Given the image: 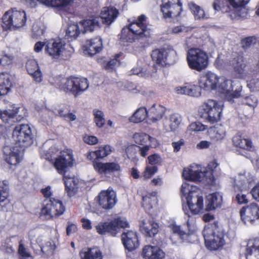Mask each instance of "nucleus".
<instances>
[{
	"label": "nucleus",
	"mask_w": 259,
	"mask_h": 259,
	"mask_svg": "<svg viewBox=\"0 0 259 259\" xmlns=\"http://www.w3.org/2000/svg\"><path fill=\"white\" fill-rule=\"evenodd\" d=\"M211 171L203 170L198 166H191L185 168L183 177L187 181L183 183L181 192L184 195L187 194V203L192 213L198 214L204 210V200L203 193L197 186L194 185V182H201L205 178L209 177L211 181Z\"/></svg>",
	"instance_id": "nucleus-1"
},
{
	"label": "nucleus",
	"mask_w": 259,
	"mask_h": 259,
	"mask_svg": "<svg viewBox=\"0 0 259 259\" xmlns=\"http://www.w3.org/2000/svg\"><path fill=\"white\" fill-rule=\"evenodd\" d=\"M250 0H228L232 9L228 6H225V0H214L212 3V8L215 12L222 11L224 13H228V16L232 20H238L243 18L247 15V10L245 6L248 3Z\"/></svg>",
	"instance_id": "nucleus-2"
},
{
	"label": "nucleus",
	"mask_w": 259,
	"mask_h": 259,
	"mask_svg": "<svg viewBox=\"0 0 259 259\" xmlns=\"http://www.w3.org/2000/svg\"><path fill=\"white\" fill-rule=\"evenodd\" d=\"M203 235L206 247L210 250H220L226 243L223 229L215 224L205 227Z\"/></svg>",
	"instance_id": "nucleus-3"
},
{
	"label": "nucleus",
	"mask_w": 259,
	"mask_h": 259,
	"mask_svg": "<svg viewBox=\"0 0 259 259\" xmlns=\"http://www.w3.org/2000/svg\"><path fill=\"white\" fill-rule=\"evenodd\" d=\"M118 10L112 7L103 8L100 17L83 20L81 26L84 29V31H92L100 27L101 22L107 25L111 24L117 18Z\"/></svg>",
	"instance_id": "nucleus-4"
},
{
	"label": "nucleus",
	"mask_w": 259,
	"mask_h": 259,
	"mask_svg": "<svg viewBox=\"0 0 259 259\" xmlns=\"http://www.w3.org/2000/svg\"><path fill=\"white\" fill-rule=\"evenodd\" d=\"M223 108L221 102L208 99L200 106L198 112L200 116L206 121L214 123L221 120Z\"/></svg>",
	"instance_id": "nucleus-5"
},
{
	"label": "nucleus",
	"mask_w": 259,
	"mask_h": 259,
	"mask_svg": "<svg viewBox=\"0 0 259 259\" xmlns=\"http://www.w3.org/2000/svg\"><path fill=\"white\" fill-rule=\"evenodd\" d=\"M3 29L15 30L25 25L26 14L24 11L11 9L7 11L2 18Z\"/></svg>",
	"instance_id": "nucleus-6"
},
{
	"label": "nucleus",
	"mask_w": 259,
	"mask_h": 259,
	"mask_svg": "<svg viewBox=\"0 0 259 259\" xmlns=\"http://www.w3.org/2000/svg\"><path fill=\"white\" fill-rule=\"evenodd\" d=\"M187 61L193 70L201 71L208 65V57L206 52L198 48H191L187 52Z\"/></svg>",
	"instance_id": "nucleus-7"
},
{
	"label": "nucleus",
	"mask_w": 259,
	"mask_h": 259,
	"mask_svg": "<svg viewBox=\"0 0 259 259\" xmlns=\"http://www.w3.org/2000/svg\"><path fill=\"white\" fill-rule=\"evenodd\" d=\"M216 90L224 94L227 100L233 102L234 99L241 95L242 86L239 82H232L224 77H219Z\"/></svg>",
	"instance_id": "nucleus-8"
},
{
	"label": "nucleus",
	"mask_w": 259,
	"mask_h": 259,
	"mask_svg": "<svg viewBox=\"0 0 259 259\" xmlns=\"http://www.w3.org/2000/svg\"><path fill=\"white\" fill-rule=\"evenodd\" d=\"M88 87L87 79L73 77L62 80L59 84L60 90L71 93L75 96L85 91Z\"/></svg>",
	"instance_id": "nucleus-9"
},
{
	"label": "nucleus",
	"mask_w": 259,
	"mask_h": 259,
	"mask_svg": "<svg viewBox=\"0 0 259 259\" xmlns=\"http://www.w3.org/2000/svg\"><path fill=\"white\" fill-rule=\"evenodd\" d=\"M12 138L16 146L20 148L27 147L33 143L31 131L27 124L17 125L13 131Z\"/></svg>",
	"instance_id": "nucleus-10"
},
{
	"label": "nucleus",
	"mask_w": 259,
	"mask_h": 259,
	"mask_svg": "<svg viewBox=\"0 0 259 259\" xmlns=\"http://www.w3.org/2000/svg\"><path fill=\"white\" fill-rule=\"evenodd\" d=\"M128 227V224L124 218L115 219L107 223H100L96 226L97 232L101 234L104 235L107 233H110L112 236H115L120 231V228Z\"/></svg>",
	"instance_id": "nucleus-11"
},
{
	"label": "nucleus",
	"mask_w": 259,
	"mask_h": 259,
	"mask_svg": "<svg viewBox=\"0 0 259 259\" xmlns=\"http://www.w3.org/2000/svg\"><path fill=\"white\" fill-rule=\"evenodd\" d=\"M146 20V16L142 15L137 20L132 22L127 28L136 36L137 39L142 40L141 43L146 42L150 35V29L147 28L144 23Z\"/></svg>",
	"instance_id": "nucleus-12"
},
{
	"label": "nucleus",
	"mask_w": 259,
	"mask_h": 259,
	"mask_svg": "<svg viewBox=\"0 0 259 259\" xmlns=\"http://www.w3.org/2000/svg\"><path fill=\"white\" fill-rule=\"evenodd\" d=\"M73 160L72 151L67 149L60 152V155L55 159L54 166L59 174L64 175L66 178V172L68 167L73 166Z\"/></svg>",
	"instance_id": "nucleus-13"
},
{
	"label": "nucleus",
	"mask_w": 259,
	"mask_h": 259,
	"mask_svg": "<svg viewBox=\"0 0 259 259\" xmlns=\"http://www.w3.org/2000/svg\"><path fill=\"white\" fill-rule=\"evenodd\" d=\"M65 211V208L62 202L54 198H50L46 201L45 206L41 209V214L46 219H50L62 214Z\"/></svg>",
	"instance_id": "nucleus-14"
},
{
	"label": "nucleus",
	"mask_w": 259,
	"mask_h": 259,
	"mask_svg": "<svg viewBox=\"0 0 259 259\" xmlns=\"http://www.w3.org/2000/svg\"><path fill=\"white\" fill-rule=\"evenodd\" d=\"M29 239L32 246L38 244L41 248V251L46 254H53L56 248V242L52 240L46 241L45 244L42 245L43 237L40 236L37 231L32 230L30 231Z\"/></svg>",
	"instance_id": "nucleus-15"
},
{
	"label": "nucleus",
	"mask_w": 259,
	"mask_h": 259,
	"mask_svg": "<svg viewBox=\"0 0 259 259\" xmlns=\"http://www.w3.org/2000/svg\"><path fill=\"white\" fill-rule=\"evenodd\" d=\"M254 181V177L250 172H240L234 180L233 188L235 191L247 192Z\"/></svg>",
	"instance_id": "nucleus-16"
},
{
	"label": "nucleus",
	"mask_w": 259,
	"mask_h": 259,
	"mask_svg": "<svg viewBox=\"0 0 259 259\" xmlns=\"http://www.w3.org/2000/svg\"><path fill=\"white\" fill-rule=\"evenodd\" d=\"M241 221L244 224H253L259 219V207L255 203L243 207L240 210Z\"/></svg>",
	"instance_id": "nucleus-17"
},
{
	"label": "nucleus",
	"mask_w": 259,
	"mask_h": 259,
	"mask_svg": "<svg viewBox=\"0 0 259 259\" xmlns=\"http://www.w3.org/2000/svg\"><path fill=\"white\" fill-rule=\"evenodd\" d=\"M65 44L61 39H49L46 41L45 52L53 59H58L65 50Z\"/></svg>",
	"instance_id": "nucleus-18"
},
{
	"label": "nucleus",
	"mask_w": 259,
	"mask_h": 259,
	"mask_svg": "<svg viewBox=\"0 0 259 259\" xmlns=\"http://www.w3.org/2000/svg\"><path fill=\"white\" fill-rule=\"evenodd\" d=\"M4 154L6 162L10 165H16L22 160L23 149L18 146L8 145L4 147Z\"/></svg>",
	"instance_id": "nucleus-19"
},
{
	"label": "nucleus",
	"mask_w": 259,
	"mask_h": 259,
	"mask_svg": "<svg viewBox=\"0 0 259 259\" xmlns=\"http://www.w3.org/2000/svg\"><path fill=\"white\" fill-rule=\"evenodd\" d=\"M230 64L233 66L235 75L238 78L246 79L251 73V71L241 57L235 58L230 62Z\"/></svg>",
	"instance_id": "nucleus-20"
},
{
	"label": "nucleus",
	"mask_w": 259,
	"mask_h": 259,
	"mask_svg": "<svg viewBox=\"0 0 259 259\" xmlns=\"http://www.w3.org/2000/svg\"><path fill=\"white\" fill-rule=\"evenodd\" d=\"M98 198L99 205L105 209H111L116 203V193L112 189L102 191Z\"/></svg>",
	"instance_id": "nucleus-21"
},
{
	"label": "nucleus",
	"mask_w": 259,
	"mask_h": 259,
	"mask_svg": "<svg viewBox=\"0 0 259 259\" xmlns=\"http://www.w3.org/2000/svg\"><path fill=\"white\" fill-rule=\"evenodd\" d=\"M219 80L218 77L214 73L207 72L199 77L198 84L201 89L206 91L216 90Z\"/></svg>",
	"instance_id": "nucleus-22"
},
{
	"label": "nucleus",
	"mask_w": 259,
	"mask_h": 259,
	"mask_svg": "<svg viewBox=\"0 0 259 259\" xmlns=\"http://www.w3.org/2000/svg\"><path fill=\"white\" fill-rule=\"evenodd\" d=\"M121 241L125 249L130 251L136 249L139 246L137 233L132 231L123 232Z\"/></svg>",
	"instance_id": "nucleus-23"
},
{
	"label": "nucleus",
	"mask_w": 259,
	"mask_h": 259,
	"mask_svg": "<svg viewBox=\"0 0 259 259\" xmlns=\"http://www.w3.org/2000/svg\"><path fill=\"white\" fill-rule=\"evenodd\" d=\"M93 166L97 172L104 176L120 170V166L116 162L103 163L95 161L93 163Z\"/></svg>",
	"instance_id": "nucleus-24"
},
{
	"label": "nucleus",
	"mask_w": 259,
	"mask_h": 259,
	"mask_svg": "<svg viewBox=\"0 0 259 259\" xmlns=\"http://www.w3.org/2000/svg\"><path fill=\"white\" fill-rule=\"evenodd\" d=\"M102 42L100 37H95L87 40L82 46L84 55L92 56L100 52L102 50Z\"/></svg>",
	"instance_id": "nucleus-25"
},
{
	"label": "nucleus",
	"mask_w": 259,
	"mask_h": 259,
	"mask_svg": "<svg viewBox=\"0 0 259 259\" xmlns=\"http://www.w3.org/2000/svg\"><path fill=\"white\" fill-rule=\"evenodd\" d=\"M181 121L182 116L179 114H172L163 120V128L167 132H174L179 128Z\"/></svg>",
	"instance_id": "nucleus-26"
},
{
	"label": "nucleus",
	"mask_w": 259,
	"mask_h": 259,
	"mask_svg": "<svg viewBox=\"0 0 259 259\" xmlns=\"http://www.w3.org/2000/svg\"><path fill=\"white\" fill-rule=\"evenodd\" d=\"M174 54V51L167 52L165 50H155L152 51L151 54L152 59L157 64L162 66L169 64V54Z\"/></svg>",
	"instance_id": "nucleus-27"
},
{
	"label": "nucleus",
	"mask_w": 259,
	"mask_h": 259,
	"mask_svg": "<svg viewBox=\"0 0 259 259\" xmlns=\"http://www.w3.org/2000/svg\"><path fill=\"white\" fill-rule=\"evenodd\" d=\"M165 112V108L160 104H154L148 110V117L152 122L160 120Z\"/></svg>",
	"instance_id": "nucleus-28"
},
{
	"label": "nucleus",
	"mask_w": 259,
	"mask_h": 259,
	"mask_svg": "<svg viewBox=\"0 0 259 259\" xmlns=\"http://www.w3.org/2000/svg\"><path fill=\"white\" fill-rule=\"evenodd\" d=\"M246 259H259V238L249 240L246 250Z\"/></svg>",
	"instance_id": "nucleus-29"
},
{
	"label": "nucleus",
	"mask_w": 259,
	"mask_h": 259,
	"mask_svg": "<svg viewBox=\"0 0 259 259\" xmlns=\"http://www.w3.org/2000/svg\"><path fill=\"white\" fill-rule=\"evenodd\" d=\"M140 227L142 232L149 237L154 236L158 232V225L153 221L143 220Z\"/></svg>",
	"instance_id": "nucleus-30"
},
{
	"label": "nucleus",
	"mask_w": 259,
	"mask_h": 259,
	"mask_svg": "<svg viewBox=\"0 0 259 259\" xmlns=\"http://www.w3.org/2000/svg\"><path fill=\"white\" fill-rule=\"evenodd\" d=\"M26 66L27 72L32 76L36 82H40L42 81V74L38 64L35 60L30 59L28 60Z\"/></svg>",
	"instance_id": "nucleus-31"
},
{
	"label": "nucleus",
	"mask_w": 259,
	"mask_h": 259,
	"mask_svg": "<svg viewBox=\"0 0 259 259\" xmlns=\"http://www.w3.org/2000/svg\"><path fill=\"white\" fill-rule=\"evenodd\" d=\"M206 207L208 211L220 207L222 203V196L219 193H213L206 197Z\"/></svg>",
	"instance_id": "nucleus-32"
},
{
	"label": "nucleus",
	"mask_w": 259,
	"mask_h": 259,
	"mask_svg": "<svg viewBox=\"0 0 259 259\" xmlns=\"http://www.w3.org/2000/svg\"><path fill=\"white\" fill-rule=\"evenodd\" d=\"M80 259H103L102 251L97 247L87 248L80 252Z\"/></svg>",
	"instance_id": "nucleus-33"
},
{
	"label": "nucleus",
	"mask_w": 259,
	"mask_h": 259,
	"mask_svg": "<svg viewBox=\"0 0 259 259\" xmlns=\"http://www.w3.org/2000/svg\"><path fill=\"white\" fill-rule=\"evenodd\" d=\"M208 135L212 141L217 142L222 140L225 138L226 131L225 128L221 125L214 126L209 129Z\"/></svg>",
	"instance_id": "nucleus-34"
},
{
	"label": "nucleus",
	"mask_w": 259,
	"mask_h": 259,
	"mask_svg": "<svg viewBox=\"0 0 259 259\" xmlns=\"http://www.w3.org/2000/svg\"><path fill=\"white\" fill-rule=\"evenodd\" d=\"M188 7L195 20H203L209 18L208 15L205 13L204 10L194 3H189Z\"/></svg>",
	"instance_id": "nucleus-35"
},
{
	"label": "nucleus",
	"mask_w": 259,
	"mask_h": 259,
	"mask_svg": "<svg viewBox=\"0 0 259 259\" xmlns=\"http://www.w3.org/2000/svg\"><path fill=\"white\" fill-rule=\"evenodd\" d=\"M20 109L23 110V108L13 107L12 109L6 110L3 111H1L0 117L4 122L8 123L9 122V120L10 119L14 118L15 116H18V117L22 118L26 115L25 114H19V112Z\"/></svg>",
	"instance_id": "nucleus-36"
},
{
	"label": "nucleus",
	"mask_w": 259,
	"mask_h": 259,
	"mask_svg": "<svg viewBox=\"0 0 259 259\" xmlns=\"http://www.w3.org/2000/svg\"><path fill=\"white\" fill-rule=\"evenodd\" d=\"M233 145L243 150L250 151L252 148V143L250 140L242 137L239 135H236L233 138Z\"/></svg>",
	"instance_id": "nucleus-37"
},
{
	"label": "nucleus",
	"mask_w": 259,
	"mask_h": 259,
	"mask_svg": "<svg viewBox=\"0 0 259 259\" xmlns=\"http://www.w3.org/2000/svg\"><path fill=\"white\" fill-rule=\"evenodd\" d=\"M81 21L79 25L76 24H70L68 25V27L66 30V37L67 39H75L78 36L80 32L85 33L87 31H84V28L81 26Z\"/></svg>",
	"instance_id": "nucleus-38"
},
{
	"label": "nucleus",
	"mask_w": 259,
	"mask_h": 259,
	"mask_svg": "<svg viewBox=\"0 0 259 259\" xmlns=\"http://www.w3.org/2000/svg\"><path fill=\"white\" fill-rule=\"evenodd\" d=\"M157 203L156 193L155 192L149 193L143 197L142 206L146 211H149Z\"/></svg>",
	"instance_id": "nucleus-39"
},
{
	"label": "nucleus",
	"mask_w": 259,
	"mask_h": 259,
	"mask_svg": "<svg viewBox=\"0 0 259 259\" xmlns=\"http://www.w3.org/2000/svg\"><path fill=\"white\" fill-rule=\"evenodd\" d=\"M181 10L180 6H169L161 5V11L165 19L172 18L178 16Z\"/></svg>",
	"instance_id": "nucleus-40"
},
{
	"label": "nucleus",
	"mask_w": 259,
	"mask_h": 259,
	"mask_svg": "<svg viewBox=\"0 0 259 259\" xmlns=\"http://www.w3.org/2000/svg\"><path fill=\"white\" fill-rule=\"evenodd\" d=\"M153 251L154 253L156 252L158 254L159 258H160L162 256H165L164 252L159 248L156 246H152L150 245L146 246L143 249L142 255L145 259L156 258L155 257H153V255H152Z\"/></svg>",
	"instance_id": "nucleus-41"
},
{
	"label": "nucleus",
	"mask_w": 259,
	"mask_h": 259,
	"mask_svg": "<svg viewBox=\"0 0 259 259\" xmlns=\"http://www.w3.org/2000/svg\"><path fill=\"white\" fill-rule=\"evenodd\" d=\"M11 87L10 75L7 73H0V96L7 94Z\"/></svg>",
	"instance_id": "nucleus-42"
},
{
	"label": "nucleus",
	"mask_w": 259,
	"mask_h": 259,
	"mask_svg": "<svg viewBox=\"0 0 259 259\" xmlns=\"http://www.w3.org/2000/svg\"><path fill=\"white\" fill-rule=\"evenodd\" d=\"M148 117V110L144 107L139 108L133 114L130 120L134 123H139L144 120Z\"/></svg>",
	"instance_id": "nucleus-43"
},
{
	"label": "nucleus",
	"mask_w": 259,
	"mask_h": 259,
	"mask_svg": "<svg viewBox=\"0 0 259 259\" xmlns=\"http://www.w3.org/2000/svg\"><path fill=\"white\" fill-rule=\"evenodd\" d=\"M73 0H36L40 3L47 6L54 7H59L66 6Z\"/></svg>",
	"instance_id": "nucleus-44"
},
{
	"label": "nucleus",
	"mask_w": 259,
	"mask_h": 259,
	"mask_svg": "<svg viewBox=\"0 0 259 259\" xmlns=\"http://www.w3.org/2000/svg\"><path fill=\"white\" fill-rule=\"evenodd\" d=\"M120 39L121 41L124 42H132L134 40L137 39L136 36L127 28L122 29Z\"/></svg>",
	"instance_id": "nucleus-45"
},
{
	"label": "nucleus",
	"mask_w": 259,
	"mask_h": 259,
	"mask_svg": "<svg viewBox=\"0 0 259 259\" xmlns=\"http://www.w3.org/2000/svg\"><path fill=\"white\" fill-rule=\"evenodd\" d=\"M93 114L96 125L99 127H102L105 123L103 112L100 110L95 109L93 111Z\"/></svg>",
	"instance_id": "nucleus-46"
},
{
	"label": "nucleus",
	"mask_w": 259,
	"mask_h": 259,
	"mask_svg": "<svg viewBox=\"0 0 259 259\" xmlns=\"http://www.w3.org/2000/svg\"><path fill=\"white\" fill-rule=\"evenodd\" d=\"M45 26L40 22H37L33 24L32 26V36L34 38H37L42 35L45 32Z\"/></svg>",
	"instance_id": "nucleus-47"
},
{
	"label": "nucleus",
	"mask_w": 259,
	"mask_h": 259,
	"mask_svg": "<svg viewBox=\"0 0 259 259\" xmlns=\"http://www.w3.org/2000/svg\"><path fill=\"white\" fill-rule=\"evenodd\" d=\"M111 152V147L106 145L104 147H100L98 150L95 151L96 157L97 158H102L109 155Z\"/></svg>",
	"instance_id": "nucleus-48"
},
{
	"label": "nucleus",
	"mask_w": 259,
	"mask_h": 259,
	"mask_svg": "<svg viewBox=\"0 0 259 259\" xmlns=\"http://www.w3.org/2000/svg\"><path fill=\"white\" fill-rule=\"evenodd\" d=\"M13 59L11 55L6 53L4 51L0 50V64L6 66L10 64Z\"/></svg>",
	"instance_id": "nucleus-49"
},
{
	"label": "nucleus",
	"mask_w": 259,
	"mask_h": 259,
	"mask_svg": "<svg viewBox=\"0 0 259 259\" xmlns=\"http://www.w3.org/2000/svg\"><path fill=\"white\" fill-rule=\"evenodd\" d=\"M201 88L199 85L198 86L193 84L188 83V96L198 97L201 95Z\"/></svg>",
	"instance_id": "nucleus-50"
},
{
	"label": "nucleus",
	"mask_w": 259,
	"mask_h": 259,
	"mask_svg": "<svg viewBox=\"0 0 259 259\" xmlns=\"http://www.w3.org/2000/svg\"><path fill=\"white\" fill-rule=\"evenodd\" d=\"M135 142L138 145H144L149 139V136L144 133H136L133 136Z\"/></svg>",
	"instance_id": "nucleus-51"
},
{
	"label": "nucleus",
	"mask_w": 259,
	"mask_h": 259,
	"mask_svg": "<svg viewBox=\"0 0 259 259\" xmlns=\"http://www.w3.org/2000/svg\"><path fill=\"white\" fill-rule=\"evenodd\" d=\"M9 196L8 187L4 182L0 181V203L4 202Z\"/></svg>",
	"instance_id": "nucleus-52"
},
{
	"label": "nucleus",
	"mask_w": 259,
	"mask_h": 259,
	"mask_svg": "<svg viewBox=\"0 0 259 259\" xmlns=\"http://www.w3.org/2000/svg\"><path fill=\"white\" fill-rule=\"evenodd\" d=\"M243 104L254 108L257 105L258 100L256 97L253 95L246 97L242 99Z\"/></svg>",
	"instance_id": "nucleus-53"
},
{
	"label": "nucleus",
	"mask_w": 259,
	"mask_h": 259,
	"mask_svg": "<svg viewBox=\"0 0 259 259\" xmlns=\"http://www.w3.org/2000/svg\"><path fill=\"white\" fill-rule=\"evenodd\" d=\"M120 54H116L115 57L108 61L105 66V67L107 70H113L117 67L119 64V61L117 59L119 57Z\"/></svg>",
	"instance_id": "nucleus-54"
},
{
	"label": "nucleus",
	"mask_w": 259,
	"mask_h": 259,
	"mask_svg": "<svg viewBox=\"0 0 259 259\" xmlns=\"http://www.w3.org/2000/svg\"><path fill=\"white\" fill-rule=\"evenodd\" d=\"M149 163L151 165L160 164L162 162V159L157 154H154L148 157Z\"/></svg>",
	"instance_id": "nucleus-55"
},
{
	"label": "nucleus",
	"mask_w": 259,
	"mask_h": 259,
	"mask_svg": "<svg viewBox=\"0 0 259 259\" xmlns=\"http://www.w3.org/2000/svg\"><path fill=\"white\" fill-rule=\"evenodd\" d=\"M190 131L200 132L205 130V126L199 122H195L191 123L189 126Z\"/></svg>",
	"instance_id": "nucleus-56"
},
{
	"label": "nucleus",
	"mask_w": 259,
	"mask_h": 259,
	"mask_svg": "<svg viewBox=\"0 0 259 259\" xmlns=\"http://www.w3.org/2000/svg\"><path fill=\"white\" fill-rule=\"evenodd\" d=\"M157 171V167L155 166L146 167L143 174V177L145 179H149L152 175L154 174Z\"/></svg>",
	"instance_id": "nucleus-57"
},
{
	"label": "nucleus",
	"mask_w": 259,
	"mask_h": 259,
	"mask_svg": "<svg viewBox=\"0 0 259 259\" xmlns=\"http://www.w3.org/2000/svg\"><path fill=\"white\" fill-rule=\"evenodd\" d=\"M243 192L240 191V193L237 194L236 195L235 200L239 204H246L248 202L246 194L243 193Z\"/></svg>",
	"instance_id": "nucleus-58"
},
{
	"label": "nucleus",
	"mask_w": 259,
	"mask_h": 259,
	"mask_svg": "<svg viewBox=\"0 0 259 259\" xmlns=\"http://www.w3.org/2000/svg\"><path fill=\"white\" fill-rule=\"evenodd\" d=\"M68 111H69V107L63 105L62 107H59L58 109H56L55 112L58 115L64 118Z\"/></svg>",
	"instance_id": "nucleus-59"
},
{
	"label": "nucleus",
	"mask_w": 259,
	"mask_h": 259,
	"mask_svg": "<svg viewBox=\"0 0 259 259\" xmlns=\"http://www.w3.org/2000/svg\"><path fill=\"white\" fill-rule=\"evenodd\" d=\"M18 253L21 256V259H29V257H32L30 254L26 250L24 246L22 244L19 245Z\"/></svg>",
	"instance_id": "nucleus-60"
},
{
	"label": "nucleus",
	"mask_w": 259,
	"mask_h": 259,
	"mask_svg": "<svg viewBox=\"0 0 259 259\" xmlns=\"http://www.w3.org/2000/svg\"><path fill=\"white\" fill-rule=\"evenodd\" d=\"M83 141L85 143L91 145H95L98 142L96 137L88 135H86L83 137Z\"/></svg>",
	"instance_id": "nucleus-61"
},
{
	"label": "nucleus",
	"mask_w": 259,
	"mask_h": 259,
	"mask_svg": "<svg viewBox=\"0 0 259 259\" xmlns=\"http://www.w3.org/2000/svg\"><path fill=\"white\" fill-rule=\"evenodd\" d=\"M188 83L185 85L177 87L175 88L176 92L178 94L186 95L188 96Z\"/></svg>",
	"instance_id": "nucleus-62"
},
{
	"label": "nucleus",
	"mask_w": 259,
	"mask_h": 259,
	"mask_svg": "<svg viewBox=\"0 0 259 259\" xmlns=\"http://www.w3.org/2000/svg\"><path fill=\"white\" fill-rule=\"evenodd\" d=\"M256 38L254 36H249L245 38L242 40V44L244 48H248L252 44L255 43Z\"/></svg>",
	"instance_id": "nucleus-63"
},
{
	"label": "nucleus",
	"mask_w": 259,
	"mask_h": 259,
	"mask_svg": "<svg viewBox=\"0 0 259 259\" xmlns=\"http://www.w3.org/2000/svg\"><path fill=\"white\" fill-rule=\"evenodd\" d=\"M250 193L252 196V197L259 201V183L256 184L253 188L251 189Z\"/></svg>",
	"instance_id": "nucleus-64"
}]
</instances>
